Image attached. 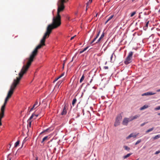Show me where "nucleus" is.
Segmentation results:
<instances>
[{"label": "nucleus", "instance_id": "f257e3e1", "mask_svg": "<svg viewBox=\"0 0 160 160\" xmlns=\"http://www.w3.org/2000/svg\"><path fill=\"white\" fill-rule=\"evenodd\" d=\"M62 11L58 9L57 15L53 17L52 24L48 25V26L46 31L42 38L41 40L40 44L34 49L30 55V56L34 58L38 54V50L41 48L42 46L45 45V40L49 37L52 30L54 29L57 28L61 25V16L60 14V12Z\"/></svg>", "mask_w": 160, "mask_h": 160}, {"label": "nucleus", "instance_id": "f03ea898", "mask_svg": "<svg viewBox=\"0 0 160 160\" xmlns=\"http://www.w3.org/2000/svg\"><path fill=\"white\" fill-rule=\"evenodd\" d=\"M34 59L31 56L27 58L28 62L26 64L24 65L22 68L21 71L19 73V77H17L16 79L14 80L11 86L10 89L9 91L7 96L10 98L13 93L14 90L17 86L19 83L22 77L23 74L26 73L29 68L31 64L32 63Z\"/></svg>", "mask_w": 160, "mask_h": 160}, {"label": "nucleus", "instance_id": "7ed1b4c3", "mask_svg": "<svg viewBox=\"0 0 160 160\" xmlns=\"http://www.w3.org/2000/svg\"><path fill=\"white\" fill-rule=\"evenodd\" d=\"M68 0H59L58 3V9L63 11L64 8V3L67 2Z\"/></svg>", "mask_w": 160, "mask_h": 160}, {"label": "nucleus", "instance_id": "20e7f679", "mask_svg": "<svg viewBox=\"0 0 160 160\" xmlns=\"http://www.w3.org/2000/svg\"><path fill=\"white\" fill-rule=\"evenodd\" d=\"M122 115L121 113L118 114L117 117L115 121L114 124V126L117 127L119 125L120 123V121L122 119Z\"/></svg>", "mask_w": 160, "mask_h": 160}, {"label": "nucleus", "instance_id": "39448f33", "mask_svg": "<svg viewBox=\"0 0 160 160\" xmlns=\"http://www.w3.org/2000/svg\"><path fill=\"white\" fill-rule=\"evenodd\" d=\"M7 102L4 101V103L0 109V115L4 116V112Z\"/></svg>", "mask_w": 160, "mask_h": 160}, {"label": "nucleus", "instance_id": "423d86ee", "mask_svg": "<svg viewBox=\"0 0 160 160\" xmlns=\"http://www.w3.org/2000/svg\"><path fill=\"white\" fill-rule=\"evenodd\" d=\"M130 118H125L122 121V124L123 125H127L128 123L131 121H130Z\"/></svg>", "mask_w": 160, "mask_h": 160}, {"label": "nucleus", "instance_id": "0eeeda50", "mask_svg": "<svg viewBox=\"0 0 160 160\" xmlns=\"http://www.w3.org/2000/svg\"><path fill=\"white\" fill-rule=\"evenodd\" d=\"M38 107V102L37 101H36L34 104L33 105L32 107L30 109L29 112H31L32 110L35 109Z\"/></svg>", "mask_w": 160, "mask_h": 160}, {"label": "nucleus", "instance_id": "6e6552de", "mask_svg": "<svg viewBox=\"0 0 160 160\" xmlns=\"http://www.w3.org/2000/svg\"><path fill=\"white\" fill-rule=\"evenodd\" d=\"M131 59L132 58L127 57L125 61H124V63L126 65H127L130 63L131 62Z\"/></svg>", "mask_w": 160, "mask_h": 160}, {"label": "nucleus", "instance_id": "1a4fd4ad", "mask_svg": "<svg viewBox=\"0 0 160 160\" xmlns=\"http://www.w3.org/2000/svg\"><path fill=\"white\" fill-rule=\"evenodd\" d=\"M156 93L152 92H148L142 94V96H146V95H152L155 94Z\"/></svg>", "mask_w": 160, "mask_h": 160}, {"label": "nucleus", "instance_id": "9d476101", "mask_svg": "<svg viewBox=\"0 0 160 160\" xmlns=\"http://www.w3.org/2000/svg\"><path fill=\"white\" fill-rule=\"evenodd\" d=\"M137 136V135L135 134V133H132L130 134L128 137H127L126 138V139H128L132 137L136 138Z\"/></svg>", "mask_w": 160, "mask_h": 160}, {"label": "nucleus", "instance_id": "9b49d317", "mask_svg": "<svg viewBox=\"0 0 160 160\" xmlns=\"http://www.w3.org/2000/svg\"><path fill=\"white\" fill-rule=\"evenodd\" d=\"M140 117V115L138 114V115H136L133 117H131L130 118V121H132L134 119H137V118H138L139 117Z\"/></svg>", "mask_w": 160, "mask_h": 160}, {"label": "nucleus", "instance_id": "f8f14e48", "mask_svg": "<svg viewBox=\"0 0 160 160\" xmlns=\"http://www.w3.org/2000/svg\"><path fill=\"white\" fill-rule=\"evenodd\" d=\"M66 105H65V106L64 108H63V111L61 113L62 115H65L67 113V111L66 110Z\"/></svg>", "mask_w": 160, "mask_h": 160}, {"label": "nucleus", "instance_id": "ddd939ff", "mask_svg": "<svg viewBox=\"0 0 160 160\" xmlns=\"http://www.w3.org/2000/svg\"><path fill=\"white\" fill-rule=\"evenodd\" d=\"M39 115L38 114H35L34 113H33L32 115L29 118L28 120H30L34 116L36 117V118H34V119H36V118Z\"/></svg>", "mask_w": 160, "mask_h": 160}, {"label": "nucleus", "instance_id": "4468645a", "mask_svg": "<svg viewBox=\"0 0 160 160\" xmlns=\"http://www.w3.org/2000/svg\"><path fill=\"white\" fill-rule=\"evenodd\" d=\"M48 136H46L45 137L42 139V141H41V143H43L44 141L47 140L48 139Z\"/></svg>", "mask_w": 160, "mask_h": 160}, {"label": "nucleus", "instance_id": "2eb2a0df", "mask_svg": "<svg viewBox=\"0 0 160 160\" xmlns=\"http://www.w3.org/2000/svg\"><path fill=\"white\" fill-rule=\"evenodd\" d=\"M148 107V106L145 105L143 106L142 107H141L140 108V110H143L144 109H145L146 108H147Z\"/></svg>", "mask_w": 160, "mask_h": 160}, {"label": "nucleus", "instance_id": "dca6fc26", "mask_svg": "<svg viewBox=\"0 0 160 160\" xmlns=\"http://www.w3.org/2000/svg\"><path fill=\"white\" fill-rule=\"evenodd\" d=\"M133 54V52H130L129 53L128 55V57L132 58V56Z\"/></svg>", "mask_w": 160, "mask_h": 160}, {"label": "nucleus", "instance_id": "f3484780", "mask_svg": "<svg viewBox=\"0 0 160 160\" xmlns=\"http://www.w3.org/2000/svg\"><path fill=\"white\" fill-rule=\"evenodd\" d=\"M77 99L76 98H74L72 101V104L73 106H74L75 104L76 103L77 101Z\"/></svg>", "mask_w": 160, "mask_h": 160}, {"label": "nucleus", "instance_id": "a211bd4d", "mask_svg": "<svg viewBox=\"0 0 160 160\" xmlns=\"http://www.w3.org/2000/svg\"><path fill=\"white\" fill-rule=\"evenodd\" d=\"M132 154V153H129L127 154L126 155H125L123 156V158L125 159L129 157Z\"/></svg>", "mask_w": 160, "mask_h": 160}, {"label": "nucleus", "instance_id": "6ab92c4d", "mask_svg": "<svg viewBox=\"0 0 160 160\" xmlns=\"http://www.w3.org/2000/svg\"><path fill=\"white\" fill-rule=\"evenodd\" d=\"M123 148L125 149V150L128 151H129L130 149V148L127 146H123Z\"/></svg>", "mask_w": 160, "mask_h": 160}, {"label": "nucleus", "instance_id": "aec40b11", "mask_svg": "<svg viewBox=\"0 0 160 160\" xmlns=\"http://www.w3.org/2000/svg\"><path fill=\"white\" fill-rule=\"evenodd\" d=\"M84 78H85V77H84V75L83 74L82 75V77L80 80V83H81L82 82V81L84 79Z\"/></svg>", "mask_w": 160, "mask_h": 160}, {"label": "nucleus", "instance_id": "412c9836", "mask_svg": "<svg viewBox=\"0 0 160 160\" xmlns=\"http://www.w3.org/2000/svg\"><path fill=\"white\" fill-rule=\"evenodd\" d=\"M20 141L18 140L15 144L14 147H17L19 144Z\"/></svg>", "mask_w": 160, "mask_h": 160}, {"label": "nucleus", "instance_id": "4be33fe9", "mask_svg": "<svg viewBox=\"0 0 160 160\" xmlns=\"http://www.w3.org/2000/svg\"><path fill=\"white\" fill-rule=\"evenodd\" d=\"M160 138V135H158L154 137H153V138L155 140L158 139V138Z\"/></svg>", "mask_w": 160, "mask_h": 160}, {"label": "nucleus", "instance_id": "5701e85b", "mask_svg": "<svg viewBox=\"0 0 160 160\" xmlns=\"http://www.w3.org/2000/svg\"><path fill=\"white\" fill-rule=\"evenodd\" d=\"M4 117V116H2L0 115V126H1L2 125V123L1 122V120L2 118Z\"/></svg>", "mask_w": 160, "mask_h": 160}, {"label": "nucleus", "instance_id": "b1692460", "mask_svg": "<svg viewBox=\"0 0 160 160\" xmlns=\"http://www.w3.org/2000/svg\"><path fill=\"white\" fill-rule=\"evenodd\" d=\"M154 129V128H151L149 129H148V130H147L146 131V132L148 133L149 132L152 131V130H153Z\"/></svg>", "mask_w": 160, "mask_h": 160}, {"label": "nucleus", "instance_id": "393cba45", "mask_svg": "<svg viewBox=\"0 0 160 160\" xmlns=\"http://www.w3.org/2000/svg\"><path fill=\"white\" fill-rule=\"evenodd\" d=\"M136 14V11H134L132 13H131L130 14V17H132Z\"/></svg>", "mask_w": 160, "mask_h": 160}, {"label": "nucleus", "instance_id": "a878e982", "mask_svg": "<svg viewBox=\"0 0 160 160\" xmlns=\"http://www.w3.org/2000/svg\"><path fill=\"white\" fill-rule=\"evenodd\" d=\"M97 38L96 37H95V38H94V39L93 40H92V42H90V44L92 45H92H93V44H92V43H93V42H95V41L96 40V39H97Z\"/></svg>", "mask_w": 160, "mask_h": 160}, {"label": "nucleus", "instance_id": "bb28decb", "mask_svg": "<svg viewBox=\"0 0 160 160\" xmlns=\"http://www.w3.org/2000/svg\"><path fill=\"white\" fill-rule=\"evenodd\" d=\"M102 38H100L97 40V41L95 43H99V42L102 40Z\"/></svg>", "mask_w": 160, "mask_h": 160}, {"label": "nucleus", "instance_id": "cd10ccee", "mask_svg": "<svg viewBox=\"0 0 160 160\" xmlns=\"http://www.w3.org/2000/svg\"><path fill=\"white\" fill-rule=\"evenodd\" d=\"M149 23V21H148V22H146V23L145 24V27H144V28H146V29L148 28Z\"/></svg>", "mask_w": 160, "mask_h": 160}, {"label": "nucleus", "instance_id": "c85d7f7f", "mask_svg": "<svg viewBox=\"0 0 160 160\" xmlns=\"http://www.w3.org/2000/svg\"><path fill=\"white\" fill-rule=\"evenodd\" d=\"M141 142V139L138 140L135 143V145H136L139 143H140Z\"/></svg>", "mask_w": 160, "mask_h": 160}, {"label": "nucleus", "instance_id": "c756f323", "mask_svg": "<svg viewBox=\"0 0 160 160\" xmlns=\"http://www.w3.org/2000/svg\"><path fill=\"white\" fill-rule=\"evenodd\" d=\"M154 110H160V106H158L154 108Z\"/></svg>", "mask_w": 160, "mask_h": 160}, {"label": "nucleus", "instance_id": "7c9ffc66", "mask_svg": "<svg viewBox=\"0 0 160 160\" xmlns=\"http://www.w3.org/2000/svg\"><path fill=\"white\" fill-rule=\"evenodd\" d=\"M113 17V15H112L108 19V21H109Z\"/></svg>", "mask_w": 160, "mask_h": 160}, {"label": "nucleus", "instance_id": "2f4dec72", "mask_svg": "<svg viewBox=\"0 0 160 160\" xmlns=\"http://www.w3.org/2000/svg\"><path fill=\"white\" fill-rule=\"evenodd\" d=\"M100 30H99L98 32V33L97 35V36H96V37L97 38L99 36V34H100Z\"/></svg>", "mask_w": 160, "mask_h": 160}, {"label": "nucleus", "instance_id": "473e14b6", "mask_svg": "<svg viewBox=\"0 0 160 160\" xmlns=\"http://www.w3.org/2000/svg\"><path fill=\"white\" fill-rule=\"evenodd\" d=\"M100 30H99L98 32V33L97 35V36H96V37L97 38L99 36V34H100Z\"/></svg>", "mask_w": 160, "mask_h": 160}, {"label": "nucleus", "instance_id": "72a5a7b5", "mask_svg": "<svg viewBox=\"0 0 160 160\" xmlns=\"http://www.w3.org/2000/svg\"><path fill=\"white\" fill-rule=\"evenodd\" d=\"M49 129H50L49 128H48V129H46V130H45L44 131H43L42 132H41L40 133V134H42V133H43V132H48V130H49Z\"/></svg>", "mask_w": 160, "mask_h": 160}, {"label": "nucleus", "instance_id": "f704fd0d", "mask_svg": "<svg viewBox=\"0 0 160 160\" xmlns=\"http://www.w3.org/2000/svg\"><path fill=\"white\" fill-rule=\"evenodd\" d=\"M104 32H103L102 35H101V36H100V38H101L102 39V38H103V37H104Z\"/></svg>", "mask_w": 160, "mask_h": 160}, {"label": "nucleus", "instance_id": "c9c22d12", "mask_svg": "<svg viewBox=\"0 0 160 160\" xmlns=\"http://www.w3.org/2000/svg\"><path fill=\"white\" fill-rule=\"evenodd\" d=\"M9 98H10V97H8V96H7L5 99V101L7 102L8 101V100Z\"/></svg>", "mask_w": 160, "mask_h": 160}, {"label": "nucleus", "instance_id": "e433bc0d", "mask_svg": "<svg viewBox=\"0 0 160 160\" xmlns=\"http://www.w3.org/2000/svg\"><path fill=\"white\" fill-rule=\"evenodd\" d=\"M62 81H59L58 82V83H57L58 84V87H59V86L61 84L62 82Z\"/></svg>", "mask_w": 160, "mask_h": 160}, {"label": "nucleus", "instance_id": "4c0bfd02", "mask_svg": "<svg viewBox=\"0 0 160 160\" xmlns=\"http://www.w3.org/2000/svg\"><path fill=\"white\" fill-rule=\"evenodd\" d=\"M88 48V47H87L86 48H84L83 50H82V51H83V52H84V51H85L86 50H87V49Z\"/></svg>", "mask_w": 160, "mask_h": 160}, {"label": "nucleus", "instance_id": "58836bf2", "mask_svg": "<svg viewBox=\"0 0 160 160\" xmlns=\"http://www.w3.org/2000/svg\"><path fill=\"white\" fill-rule=\"evenodd\" d=\"M92 2V0H91V1H90V0H89V2H88L87 3V6L88 5V4L89 3H91V2Z\"/></svg>", "mask_w": 160, "mask_h": 160}, {"label": "nucleus", "instance_id": "ea45409f", "mask_svg": "<svg viewBox=\"0 0 160 160\" xmlns=\"http://www.w3.org/2000/svg\"><path fill=\"white\" fill-rule=\"evenodd\" d=\"M103 68L105 69H108V66H104Z\"/></svg>", "mask_w": 160, "mask_h": 160}, {"label": "nucleus", "instance_id": "a19ab883", "mask_svg": "<svg viewBox=\"0 0 160 160\" xmlns=\"http://www.w3.org/2000/svg\"><path fill=\"white\" fill-rule=\"evenodd\" d=\"M146 122H144L142 123V124H141L140 125V126L141 127H142L143 126H144V125H145L146 124Z\"/></svg>", "mask_w": 160, "mask_h": 160}, {"label": "nucleus", "instance_id": "79ce46f5", "mask_svg": "<svg viewBox=\"0 0 160 160\" xmlns=\"http://www.w3.org/2000/svg\"><path fill=\"white\" fill-rule=\"evenodd\" d=\"M160 152V151H157L155 152V154H158Z\"/></svg>", "mask_w": 160, "mask_h": 160}, {"label": "nucleus", "instance_id": "37998d69", "mask_svg": "<svg viewBox=\"0 0 160 160\" xmlns=\"http://www.w3.org/2000/svg\"><path fill=\"white\" fill-rule=\"evenodd\" d=\"M29 126L30 127H31V121H30L29 123Z\"/></svg>", "mask_w": 160, "mask_h": 160}, {"label": "nucleus", "instance_id": "c03bdc74", "mask_svg": "<svg viewBox=\"0 0 160 160\" xmlns=\"http://www.w3.org/2000/svg\"><path fill=\"white\" fill-rule=\"evenodd\" d=\"M113 54H112L110 57L111 62H112Z\"/></svg>", "mask_w": 160, "mask_h": 160}, {"label": "nucleus", "instance_id": "a18cd8bd", "mask_svg": "<svg viewBox=\"0 0 160 160\" xmlns=\"http://www.w3.org/2000/svg\"><path fill=\"white\" fill-rule=\"evenodd\" d=\"M26 142V140H25V138L23 140V141L22 142V145H23V144L24 143V142Z\"/></svg>", "mask_w": 160, "mask_h": 160}, {"label": "nucleus", "instance_id": "49530a36", "mask_svg": "<svg viewBox=\"0 0 160 160\" xmlns=\"http://www.w3.org/2000/svg\"><path fill=\"white\" fill-rule=\"evenodd\" d=\"M76 35H75V36H73V37H72L71 38L70 40H72V39L74 38L75 37H76Z\"/></svg>", "mask_w": 160, "mask_h": 160}, {"label": "nucleus", "instance_id": "de8ad7c7", "mask_svg": "<svg viewBox=\"0 0 160 160\" xmlns=\"http://www.w3.org/2000/svg\"><path fill=\"white\" fill-rule=\"evenodd\" d=\"M64 75V73H62L61 74V75H61V77H62V76H63Z\"/></svg>", "mask_w": 160, "mask_h": 160}, {"label": "nucleus", "instance_id": "09e8293b", "mask_svg": "<svg viewBox=\"0 0 160 160\" xmlns=\"http://www.w3.org/2000/svg\"><path fill=\"white\" fill-rule=\"evenodd\" d=\"M59 79V78H57L55 80H54V81H53V82H55L57 81V80H58V79Z\"/></svg>", "mask_w": 160, "mask_h": 160}, {"label": "nucleus", "instance_id": "8fccbe9b", "mask_svg": "<svg viewBox=\"0 0 160 160\" xmlns=\"http://www.w3.org/2000/svg\"><path fill=\"white\" fill-rule=\"evenodd\" d=\"M41 102H40L39 103H38V107L40 105Z\"/></svg>", "mask_w": 160, "mask_h": 160}, {"label": "nucleus", "instance_id": "3c124183", "mask_svg": "<svg viewBox=\"0 0 160 160\" xmlns=\"http://www.w3.org/2000/svg\"><path fill=\"white\" fill-rule=\"evenodd\" d=\"M83 52H84L83 51H82V50L81 51H80V53H82Z\"/></svg>", "mask_w": 160, "mask_h": 160}, {"label": "nucleus", "instance_id": "603ef678", "mask_svg": "<svg viewBox=\"0 0 160 160\" xmlns=\"http://www.w3.org/2000/svg\"><path fill=\"white\" fill-rule=\"evenodd\" d=\"M157 92H160V89H158L157 90Z\"/></svg>", "mask_w": 160, "mask_h": 160}, {"label": "nucleus", "instance_id": "864d4df0", "mask_svg": "<svg viewBox=\"0 0 160 160\" xmlns=\"http://www.w3.org/2000/svg\"><path fill=\"white\" fill-rule=\"evenodd\" d=\"M61 77H61V75L59 76L58 77V78H61Z\"/></svg>", "mask_w": 160, "mask_h": 160}, {"label": "nucleus", "instance_id": "5fc2aeb1", "mask_svg": "<svg viewBox=\"0 0 160 160\" xmlns=\"http://www.w3.org/2000/svg\"><path fill=\"white\" fill-rule=\"evenodd\" d=\"M108 21H108V20H107V21L105 22V24H106Z\"/></svg>", "mask_w": 160, "mask_h": 160}, {"label": "nucleus", "instance_id": "6e6d98bb", "mask_svg": "<svg viewBox=\"0 0 160 160\" xmlns=\"http://www.w3.org/2000/svg\"><path fill=\"white\" fill-rule=\"evenodd\" d=\"M36 160H38V158L37 157L36 158Z\"/></svg>", "mask_w": 160, "mask_h": 160}, {"label": "nucleus", "instance_id": "4d7b16f0", "mask_svg": "<svg viewBox=\"0 0 160 160\" xmlns=\"http://www.w3.org/2000/svg\"><path fill=\"white\" fill-rule=\"evenodd\" d=\"M158 115H160V113H158Z\"/></svg>", "mask_w": 160, "mask_h": 160}, {"label": "nucleus", "instance_id": "13d9d810", "mask_svg": "<svg viewBox=\"0 0 160 160\" xmlns=\"http://www.w3.org/2000/svg\"><path fill=\"white\" fill-rule=\"evenodd\" d=\"M107 62H105V65H106V64H107Z\"/></svg>", "mask_w": 160, "mask_h": 160}, {"label": "nucleus", "instance_id": "bf43d9fd", "mask_svg": "<svg viewBox=\"0 0 160 160\" xmlns=\"http://www.w3.org/2000/svg\"><path fill=\"white\" fill-rule=\"evenodd\" d=\"M132 2H134L135 1V0H132Z\"/></svg>", "mask_w": 160, "mask_h": 160}, {"label": "nucleus", "instance_id": "052dcab7", "mask_svg": "<svg viewBox=\"0 0 160 160\" xmlns=\"http://www.w3.org/2000/svg\"><path fill=\"white\" fill-rule=\"evenodd\" d=\"M158 12L160 13V8L159 10L158 11Z\"/></svg>", "mask_w": 160, "mask_h": 160}, {"label": "nucleus", "instance_id": "680f3d73", "mask_svg": "<svg viewBox=\"0 0 160 160\" xmlns=\"http://www.w3.org/2000/svg\"><path fill=\"white\" fill-rule=\"evenodd\" d=\"M64 63L63 64V66H64Z\"/></svg>", "mask_w": 160, "mask_h": 160}, {"label": "nucleus", "instance_id": "e2e57ef3", "mask_svg": "<svg viewBox=\"0 0 160 160\" xmlns=\"http://www.w3.org/2000/svg\"><path fill=\"white\" fill-rule=\"evenodd\" d=\"M64 68V66H63V68Z\"/></svg>", "mask_w": 160, "mask_h": 160}, {"label": "nucleus", "instance_id": "0e129e2a", "mask_svg": "<svg viewBox=\"0 0 160 160\" xmlns=\"http://www.w3.org/2000/svg\"><path fill=\"white\" fill-rule=\"evenodd\" d=\"M30 108V107H29L28 109H29Z\"/></svg>", "mask_w": 160, "mask_h": 160}, {"label": "nucleus", "instance_id": "69168bd1", "mask_svg": "<svg viewBox=\"0 0 160 160\" xmlns=\"http://www.w3.org/2000/svg\"><path fill=\"white\" fill-rule=\"evenodd\" d=\"M138 160V159H137V160Z\"/></svg>", "mask_w": 160, "mask_h": 160}]
</instances>
